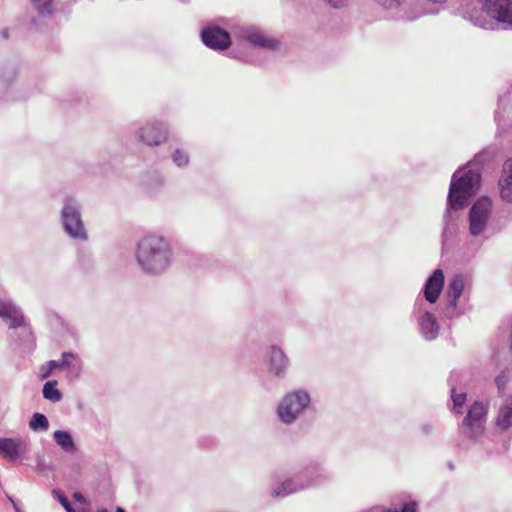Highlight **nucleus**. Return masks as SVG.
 Masks as SVG:
<instances>
[{"label":"nucleus","instance_id":"f257e3e1","mask_svg":"<svg viewBox=\"0 0 512 512\" xmlns=\"http://www.w3.org/2000/svg\"><path fill=\"white\" fill-rule=\"evenodd\" d=\"M464 13L474 26L486 30L512 28L511 0H476L469 4Z\"/></svg>","mask_w":512,"mask_h":512},{"label":"nucleus","instance_id":"f03ea898","mask_svg":"<svg viewBox=\"0 0 512 512\" xmlns=\"http://www.w3.org/2000/svg\"><path fill=\"white\" fill-rule=\"evenodd\" d=\"M135 257L143 272L150 275H159L170 266L172 249L164 237L147 234L138 240Z\"/></svg>","mask_w":512,"mask_h":512},{"label":"nucleus","instance_id":"7ed1b4c3","mask_svg":"<svg viewBox=\"0 0 512 512\" xmlns=\"http://www.w3.org/2000/svg\"><path fill=\"white\" fill-rule=\"evenodd\" d=\"M481 174L479 170L468 169L457 170L451 179L447 208L444 213V221L447 222L450 216V209L459 210L476 193L480 186Z\"/></svg>","mask_w":512,"mask_h":512},{"label":"nucleus","instance_id":"20e7f679","mask_svg":"<svg viewBox=\"0 0 512 512\" xmlns=\"http://www.w3.org/2000/svg\"><path fill=\"white\" fill-rule=\"evenodd\" d=\"M60 221L64 232L71 239L81 242L88 241L89 234L82 218L81 204L75 197L66 196L63 199Z\"/></svg>","mask_w":512,"mask_h":512},{"label":"nucleus","instance_id":"39448f33","mask_svg":"<svg viewBox=\"0 0 512 512\" xmlns=\"http://www.w3.org/2000/svg\"><path fill=\"white\" fill-rule=\"evenodd\" d=\"M488 408V403L482 401H476L471 405L461 425V432L465 437L473 441L482 439L485 433Z\"/></svg>","mask_w":512,"mask_h":512},{"label":"nucleus","instance_id":"423d86ee","mask_svg":"<svg viewBox=\"0 0 512 512\" xmlns=\"http://www.w3.org/2000/svg\"><path fill=\"white\" fill-rule=\"evenodd\" d=\"M310 396L303 390L286 394L277 407V415L285 424L294 423L310 404Z\"/></svg>","mask_w":512,"mask_h":512},{"label":"nucleus","instance_id":"0eeeda50","mask_svg":"<svg viewBox=\"0 0 512 512\" xmlns=\"http://www.w3.org/2000/svg\"><path fill=\"white\" fill-rule=\"evenodd\" d=\"M493 213V202L489 197L479 198L469 211V233L480 237L486 233Z\"/></svg>","mask_w":512,"mask_h":512},{"label":"nucleus","instance_id":"6e6552de","mask_svg":"<svg viewBox=\"0 0 512 512\" xmlns=\"http://www.w3.org/2000/svg\"><path fill=\"white\" fill-rule=\"evenodd\" d=\"M0 318L8 325L10 329H21V335L25 341H33V332L30 325L26 322L24 314L10 298H0Z\"/></svg>","mask_w":512,"mask_h":512},{"label":"nucleus","instance_id":"1a4fd4ad","mask_svg":"<svg viewBox=\"0 0 512 512\" xmlns=\"http://www.w3.org/2000/svg\"><path fill=\"white\" fill-rule=\"evenodd\" d=\"M30 453L29 442L22 437H0V457L15 462L27 458Z\"/></svg>","mask_w":512,"mask_h":512},{"label":"nucleus","instance_id":"9d476101","mask_svg":"<svg viewBox=\"0 0 512 512\" xmlns=\"http://www.w3.org/2000/svg\"><path fill=\"white\" fill-rule=\"evenodd\" d=\"M386 10L392 11L399 19L415 20L422 14L416 0H374Z\"/></svg>","mask_w":512,"mask_h":512},{"label":"nucleus","instance_id":"9b49d317","mask_svg":"<svg viewBox=\"0 0 512 512\" xmlns=\"http://www.w3.org/2000/svg\"><path fill=\"white\" fill-rule=\"evenodd\" d=\"M465 286V277L461 274L455 275L448 283L446 289L447 306L444 310V315L447 318H456L461 314L458 308V299L463 293Z\"/></svg>","mask_w":512,"mask_h":512},{"label":"nucleus","instance_id":"f8f14e48","mask_svg":"<svg viewBox=\"0 0 512 512\" xmlns=\"http://www.w3.org/2000/svg\"><path fill=\"white\" fill-rule=\"evenodd\" d=\"M166 129L161 123H147L138 131V139L148 146H158L166 141Z\"/></svg>","mask_w":512,"mask_h":512},{"label":"nucleus","instance_id":"ddd939ff","mask_svg":"<svg viewBox=\"0 0 512 512\" xmlns=\"http://www.w3.org/2000/svg\"><path fill=\"white\" fill-rule=\"evenodd\" d=\"M59 368H68L75 376H78L80 374L81 365L74 354L70 352H63L62 360H51L47 362L46 367H42L41 378H48L54 369Z\"/></svg>","mask_w":512,"mask_h":512},{"label":"nucleus","instance_id":"4468645a","mask_svg":"<svg viewBox=\"0 0 512 512\" xmlns=\"http://www.w3.org/2000/svg\"><path fill=\"white\" fill-rule=\"evenodd\" d=\"M203 43L215 50H224L229 47L231 40L229 34L219 27H209L201 33Z\"/></svg>","mask_w":512,"mask_h":512},{"label":"nucleus","instance_id":"2eb2a0df","mask_svg":"<svg viewBox=\"0 0 512 512\" xmlns=\"http://www.w3.org/2000/svg\"><path fill=\"white\" fill-rule=\"evenodd\" d=\"M269 372L276 377H284L289 359L281 347L272 345L268 351Z\"/></svg>","mask_w":512,"mask_h":512},{"label":"nucleus","instance_id":"dca6fc26","mask_svg":"<svg viewBox=\"0 0 512 512\" xmlns=\"http://www.w3.org/2000/svg\"><path fill=\"white\" fill-rule=\"evenodd\" d=\"M238 33L241 39L257 47L274 49L278 45L276 40L266 37L258 28L254 26L242 27Z\"/></svg>","mask_w":512,"mask_h":512},{"label":"nucleus","instance_id":"f3484780","mask_svg":"<svg viewBox=\"0 0 512 512\" xmlns=\"http://www.w3.org/2000/svg\"><path fill=\"white\" fill-rule=\"evenodd\" d=\"M304 489H307V485L304 483L303 476L300 472L294 477L287 478L279 483H276L272 488V496L286 497Z\"/></svg>","mask_w":512,"mask_h":512},{"label":"nucleus","instance_id":"a211bd4d","mask_svg":"<svg viewBox=\"0 0 512 512\" xmlns=\"http://www.w3.org/2000/svg\"><path fill=\"white\" fill-rule=\"evenodd\" d=\"M500 198L512 204V157L505 160L498 180Z\"/></svg>","mask_w":512,"mask_h":512},{"label":"nucleus","instance_id":"6ab92c4d","mask_svg":"<svg viewBox=\"0 0 512 512\" xmlns=\"http://www.w3.org/2000/svg\"><path fill=\"white\" fill-rule=\"evenodd\" d=\"M444 273L441 269H436L425 282L424 297L430 303H435L443 289Z\"/></svg>","mask_w":512,"mask_h":512},{"label":"nucleus","instance_id":"aec40b11","mask_svg":"<svg viewBox=\"0 0 512 512\" xmlns=\"http://www.w3.org/2000/svg\"><path fill=\"white\" fill-rule=\"evenodd\" d=\"M494 421L496 428L501 432H506L512 428V395H508L502 400Z\"/></svg>","mask_w":512,"mask_h":512},{"label":"nucleus","instance_id":"412c9836","mask_svg":"<svg viewBox=\"0 0 512 512\" xmlns=\"http://www.w3.org/2000/svg\"><path fill=\"white\" fill-rule=\"evenodd\" d=\"M418 327L421 335L427 341L436 339L439 334L437 319L428 311H424L418 318Z\"/></svg>","mask_w":512,"mask_h":512},{"label":"nucleus","instance_id":"4be33fe9","mask_svg":"<svg viewBox=\"0 0 512 512\" xmlns=\"http://www.w3.org/2000/svg\"><path fill=\"white\" fill-rule=\"evenodd\" d=\"M301 474L307 488L322 486L331 479V475L317 464L309 465L301 471Z\"/></svg>","mask_w":512,"mask_h":512},{"label":"nucleus","instance_id":"5701e85b","mask_svg":"<svg viewBox=\"0 0 512 512\" xmlns=\"http://www.w3.org/2000/svg\"><path fill=\"white\" fill-rule=\"evenodd\" d=\"M53 439L65 453L76 452V444L70 432L65 430H56L53 433Z\"/></svg>","mask_w":512,"mask_h":512},{"label":"nucleus","instance_id":"b1692460","mask_svg":"<svg viewBox=\"0 0 512 512\" xmlns=\"http://www.w3.org/2000/svg\"><path fill=\"white\" fill-rule=\"evenodd\" d=\"M29 428L35 432H46L49 429L48 418L42 413H34L29 421Z\"/></svg>","mask_w":512,"mask_h":512},{"label":"nucleus","instance_id":"393cba45","mask_svg":"<svg viewBox=\"0 0 512 512\" xmlns=\"http://www.w3.org/2000/svg\"><path fill=\"white\" fill-rule=\"evenodd\" d=\"M56 381H48L43 386V397L52 402H58L62 399L61 392L56 388Z\"/></svg>","mask_w":512,"mask_h":512},{"label":"nucleus","instance_id":"a878e982","mask_svg":"<svg viewBox=\"0 0 512 512\" xmlns=\"http://www.w3.org/2000/svg\"><path fill=\"white\" fill-rule=\"evenodd\" d=\"M452 401L454 412L457 414L461 413L460 408L466 401V393H456L455 389H452Z\"/></svg>","mask_w":512,"mask_h":512},{"label":"nucleus","instance_id":"bb28decb","mask_svg":"<svg viewBox=\"0 0 512 512\" xmlns=\"http://www.w3.org/2000/svg\"><path fill=\"white\" fill-rule=\"evenodd\" d=\"M173 162L178 167L186 166L189 163V156L188 154L180 149L175 150V152L172 155Z\"/></svg>","mask_w":512,"mask_h":512},{"label":"nucleus","instance_id":"cd10ccee","mask_svg":"<svg viewBox=\"0 0 512 512\" xmlns=\"http://www.w3.org/2000/svg\"><path fill=\"white\" fill-rule=\"evenodd\" d=\"M40 14H50L52 11V0H32Z\"/></svg>","mask_w":512,"mask_h":512},{"label":"nucleus","instance_id":"c85d7f7f","mask_svg":"<svg viewBox=\"0 0 512 512\" xmlns=\"http://www.w3.org/2000/svg\"><path fill=\"white\" fill-rule=\"evenodd\" d=\"M52 494L60 502V504L67 512H74L73 507L71 506L68 499L62 492H60L59 490H53Z\"/></svg>","mask_w":512,"mask_h":512},{"label":"nucleus","instance_id":"c756f323","mask_svg":"<svg viewBox=\"0 0 512 512\" xmlns=\"http://www.w3.org/2000/svg\"><path fill=\"white\" fill-rule=\"evenodd\" d=\"M509 378L505 372H501L495 379L496 386L498 388L499 393L503 392L506 388V384L508 383Z\"/></svg>","mask_w":512,"mask_h":512},{"label":"nucleus","instance_id":"7c9ffc66","mask_svg":"<svg viewBox=\"0 0 512 512\" xmlns=\"http://www.w3.org/2000/svg\"><path fill=\"white\" fill-rule=\"evenodd\" d=\"M500 105L505 108L508 105H511L512 108V86L511 89L499 99Z\"/></svg>","mask_w":512,"mask_h":512},{"label":"nucleus","instance_id":"2f4dec72","mask_svg":"<svg viewBox=\"0 0 512 512\" xmlns=\"http://www.w3.org/2000/svg\"><path fill=\"white\" fill-rule=\"evenodd\" d=\"M327 5H329L332 8L340 9L345 7L349 0H323Z\"/></svg>","mask_w":512,"mask_h":512},{"label":"nucleus","instance_id":"473e14b6","mask_svg":"<svg viewBox=\"0 0 512 512\" xmlns=\"http://www.w3.org/2000/svg\"><path fill=\"white\" fill-rule=\"evenodd\" d=\"M389 510L391 512H397L396 509H394V510L389 509ZM415 510H416V503L415 502H409V503H406L403 506L401 512H415Z\"/></svg>","mask_w":512,"mask_h":512},{"label":"nucleus","instance_id":"72a5a7b5","mask_svg":"<svg viewBox=\"0 0 512 512\" xmlns=\"http://www.w3.org/2000/svg\"><path fill=\"white\" fill-rule=\"evenodd\" d=\"M73 498L80 503H86L85 497L80 492H75Z\"/></svg>","mask_w":512,"mask_h":512},{"label":"nucleus","instance_id":"f704fd0d","mask_svg":"<svg viewBox=\"0 0 512 512\" xmlns=\"http://www.w3.org/2000/svg\"><path fill=\"white\" fill-rule=\"evenodd\" d=\"M422 430H423V433H424V434L428 435V434H430V433H431V431H432V426H431V425H429V424H424V425L422 426Z\"/></svg>","mask_w":512,"mask_h":512},{"label":"nucleus","instance_id":"c9c22d12","mask_svg":"<svg viewBox=\"0 0 512 512\" xmlns=\"http://www.w3.org/2000/svg\"><path fill=\"white\" fill-rule=\"evenodd\" d=\"M9 500H10V502L13 504V506H14L15 510H16L17 512H21V511L18 509V507H17L16 503L14 502V500H13L11 497H9Z\"/></svg>","mask_w":512,"mask_h":512},{"label":"nucleus","instance_id":"e433bc0d","mask_svg":"<svg viewBox=\"0 0 512 512\" xmlns=\"http://www.w3.org/2000/svg\"><path fill=\"white\" fill-rule=\"evenodd\" d=\"M116 512H125V511H124L122 508L118 507V508L116 509Z\"/></svg>","mask_w":512,"mask_h":512},{"label":"nucleus","instance_id":"4c0bfd02","mask_svg":"<svg viewBox=\"0 0 512 512\" xmlns=\"http://www.w3.org/2000/svg\"><path fill=\"white\" fill-rule=\"evenodd\" d=\"M98 512H109V511L106 509H100V510H98Z\"/></svg>","mask_w":512,"mask_h":512},{"label":"nucleus","instance_id":"58836bf2","mask_svg":"<svg viewBox=\"0 0 512 512\" xmlns=\"http://www.w3.org/2000/svg\"><path fill=\"white\" fill-rule=\"evenodd\" d=\"M7 35H8V34H7V31H5V32L3 33V36L7 37Z\"/></svg>","mask_w":512,"mask_h":512}]
</instances>
